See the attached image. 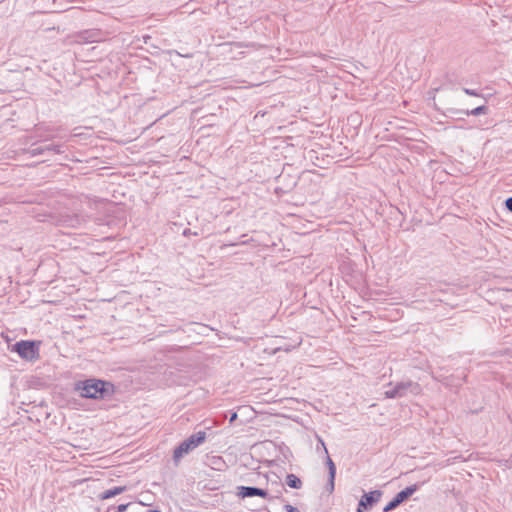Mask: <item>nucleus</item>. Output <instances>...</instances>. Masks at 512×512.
I'll return each instance as SVG.
<instances>
[{"mask_svg": "<svg viewBox=\"0 0 512 512\" xmlns=\"http://www.w3.org/2000/svg\"><path fill=\"white\" fill-rule=\"evenodd\" d=\"M286 512H300L297 508L293 507L292 505L290 504H286L284 506Z\"/></svg>", "mask_w": 512, "mask_h": 512, "instance_id": "16", "label": "nucleus"}, {"mask_svg": "<svg viewBox=\"0 0 512 512\" xmlns=\"http://www.w3.org/2000/svg\"><path fill=\"white\" fill-rule=\"evenodd\" d=\"M206 439V432L199 431L195 434L190 435L187 439L181 442L173 453V459L177 463L185 454L202 444Z\"/></svg>", "mask_w": 512, "mask_h": 512, "instance_id": "2", "label": "nucleus"}, {"mask_svg": "<svg viewBox=\"0 0 512 512\" xmlns=\"http://www.w3.org/2000/svg\"><path fill=\"white\" fill-rule=\"evenodd\" d=\"M419 488L418 484L406 487L404 490L396 494V496L385 506L384 512L391 511L398 507L403 501L413 495Z\"/></svg>", "mask_w": 512, "mask_h": 512, "instance_id": "6", "label": "nucleus"}, {"mask_svg": "<svg viewBox=\"0 0 512 512\" xmlns=\"http://www.w3.org/2000/svg\"><path fill=\"white\" fill-rule=\"evenodd\" d=\"M281 492L276 495H270L266 489L252 487V486H239L237 487V496L240 498L258 496L269 501L280 498Z\"/></svg>", "mask_w": 512, "mask_h": 512, "instance_id": "5", "label": "nucleus"}, {"mask_svg": "<svg viewBox=\"0 0 512 512\" xmlns=\"http://www.w3.org/2000/svg\"><path fill=\"white\" fill-rule=\"evenodd\" d=\"M128 507V504H121L117 508V512H124Z\"/></svg>", "mask_w": 512, "mask_h": 512, "instance_id": "18", "label": "nucleus"}, {"mask_svg": "<svg viewBox=\"0 0 512 512\" xmlns=\"http://www.w3.org/2000/svg\"><path fill=\"white\" fill-rule=\"evenodd\" d=\"M487 112H488V107L486 105H481V106H478L470 111L469 110L465 111V114L472 115V116H478L481 114H487Z\"/></svg>", "mask_w": 512, "mask_h": 512, "instance_id": "12", "label": "nucleus"}, {"mask_svg": "<svg viewBox=\"0 0 512 512\" xmlns=\"http://www.w3.org/2000/svg\"><path fill=\"white\" fill-rule=\"evenodd\" d=\"M463 91L465 94H467L469 96H475V97L482 96L477 90H474V89L463 88Z\"/></svg>", "mask_w": 512, "mask_h": 512, "instance_id": "14", "label": "nucleus"}, {"mask_svg": "<svg viewBox=\"0 0 512 512\" xmlns=\"http://www.w3.org/2000/svg\"><path fill=\"white\" fill-rule=\"evenodd\" d=\"M506 208L512 213V197H509L505 201Z\"/></svg>", "mask_w": 512, "mask_h": 512, "instance_id": "17", "label": "nucleus"}, {"mask_svg": "<svg viewBox=\"0 0 512 512\" xmlns=\"http://www.w3.org/2000/svg\"><path fill=\"white\" fill-rule=\"evenodd\" d=\"M421 392V386L412 381L399 382L394 387L386 390L384 395L386 398L394 399L406 396L408 393L418 395Z\"/></svg>", "mask_w": 512, "mask_h": 512, "instance_id": "3", "label": "nucleus"}, {"mask_svg": "<svg viewBox=\"0 0 512 512\" xmlns=\"http://www.w3.org/2000/svg\"><path fill=\"white\" fill-rule=\"evenodd\" d=\"M11 351L17 352L26 361H34L39 358V348L35 341L21 340L16 342Z\"/></svg>", "mask_w": 512, "mask_h": 512, "instance_id": "4", "label": "nucleus"}, {"mask_svg": "<svg viewBox=\"0 0 512 512\" xmlns=\"http://www.w3.org/2000/svg\"><path fill=\"white\" fill-rule=\"evenodd\" d=\"M183 234H184L185 236H187V235H191V234H192V232H191V230H190V229H185V230H184V232H183Z\"/></svg>", "mask_w": 512, "mask_h": 512, "instance_id": "22", "label": "nucleus"}, {"mask_svg": "<svg viewBox=\"0 0 512 512\" xmlns=\"http://www.w3.org/2000/svg\"><path fill=\"white\" fill-rule=\"evenodd\" d=\"M147 512H159V511H157V510H149Z\"/></svg>", "mask_w": 512, "mask_h": 512, "instance_id": "23", "label": "nucleus"}, {"mask_svg": "<svg viewBox=\"0 0 512 512\" xmlns=\"http://www.w3.org/2000/svg\"><path fill=\"white\" fill-rule=\"evenodd\" d=\"M46 152H52V153H55V154H61L64 151L62 150V146L61 145H55V144H48V145L39 146V147H35V148H31L30 149V154L32 156L41 155V154H44Z\"/></svg>", "mask_w": 512, "mask_h": 512, "instance_id": "8", "label": "nucleus"}, {"mask_svg": "<svg viewBox=\"0 0 512 512\" xmlns=\"http://www.w3.org/2000/svg\"><path fill=\"white\" fill-rule=\"evenodd\" d=\"M238 415L236 412L232 413L230 418H229V422L232 423L234 422L236 419H237Z\"/></svg>", "mask_w": 512, "mask_h": 512, "instance_id": "20", "label": "nucleus"}, {"mask_svg": "<svg viewBox=\"0 0 512 512\" xmlns=\"http://www.w3.org/2000/svg\"><path fill=\"white\" fill-rule=\"evenodd\" d=\"M319 442H320V447H323L325 454H327L328 450L325 446V443L323 442V440L321 438H319Z\"/></svg>", "mask_w": 512, "mask_h": 512, "instance_id": "21", "label": "nucleus"}, {"mask_svg": "<svg viewBox=\"0 0 512 512\" xmlns=\"http://www.w3.org/2000/svg\"><path fill=\"white\" fill-rule=\"evenodd\" d=\"M80 395L90 399H105L114 393V385L97 379H88L82 383Z\"/></svg>", "mask_w": 512, "mask_h": 512, "instance_id": "1", "label": "nucleus"}, {"mask_svg": "<svg viewBox=\"0 0 512 512\" xmlns=\"http://www.w3.org/2000/svg\"><path fill=\"white\" fill-rule=\"evenodd\" d=\"M462 457L461 456H457V457H454L453 459H447L446 461V465H450L452 463H454L455 460H458V459H461Z\"/></svg>", "mask_w": 512, "mask_h": 512, "instance_id": "19", "label": "nucleus"}, {"mask_svg": "<svg viewBox=\"0 0 512 512\" xmlns=\"http://www.w3.org/2000/svg\"><path fill=\"white\" fill-rule=\"evenodd\" d=\"M100 36V32L98 30H86L81 32L77 38L79 42H88L93 43L97 42Z\"/></svg>", "mask_w": 512, "mask_h": 512, "instance_id": "9", "label": "nucleus"}, {"mask_svg": "<svg viewBox=\"0 0 512 512\" xmlns=\"http://www.w3.org/2000/svg\"><path fill=\"white\" fill-rule=\"evenodd\" d=\"M127 490V487L126 486H117V487H113L111 489H107L106 491H104L100 498L101 499H109V498H112L116 495H119L121 493H123L124 491Z\"/></svg>", "mask_w": 512, "mask_h": 512, "instance_id": "10", "label": "nucleus"}, {"mask_svg": "<svg viewBox=\"0 0 512 512\" xmlns=\"http://www.w3.org/2000/svg\"><path fill=\"white\" fill-rule=\"evenodd\" d=\"M334 481H335V478H332V476H329L328 484H327V490L329 492H332L334 490Z\"/></svg>", "mask_w": 512, "mask_h": 512, "instance_id": "15", "label": "nucleus"}, {"mask_svg": "<svg viewBox=\"0 0 512 512\" xmlns=\"http://www.w3.org/2000/svg\"><path fill=\"white\" fill-rule=\"evenodd\" d=\"M326 465L328 467L329 476H332V478H335L336 475V466L332 459L330 458L329 454H326Z\"/></svg>", "mask_w": 512, "mask_h": 512, "instance_id": "13", "label": "nucleus"}, {"mask_svg": "<svg viewBox=\"0 0 512 512\" xmlns=\"http://www.w3.org/2000/svg\"><path fill=\"white\" fill-rule=\"evenodd\" d=\"M382 493L379 490H374L369 493H365L358 505L357 512H363L362 508L368 509L372 507L375 503H377L381 497Z\"/></svg>", "mask_w": 512, "mask_h": 512, "instance_id": "7", "label": "nucleus"}, {"mask_svg": "<svg viewBox=\"0 0 512 512\" xmlns=\"http://www.w3.org/2000/svg\"><path fill=\"white\" fill-rule=\"evenodd\" d=\"M286 484L293 489H300L302 487V481L294 474L286 476Z\"/></svg>", "mask_w": 512, "mask_h": 512, "instance_id": "11", "label": "nucleus"}]
</instances>
